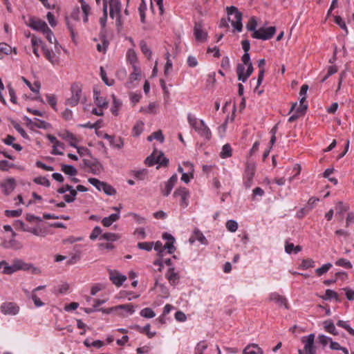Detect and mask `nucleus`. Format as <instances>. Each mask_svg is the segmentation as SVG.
<instances>
[{
    "label": "nucleus",
    "mask_w": 354,
    "mask_h": 354,
    "mask_svg": "<svg viewBox=\"0 0 354 354\" xmlns=\"http://www.w3.org/2000/svg\"><path fill=\"white\" fill-rule=\"evenodd\" d=\"M334 21L342 29L345 30L346 33H348L347 27L346 26L345 22L343 21L341 17L335 16L334 18Z\"/></svg>",
    "instance_id": "64"
},
{
    "label": "nucleus",
    "mask_w": 354,
    "mask_h": 354,
    "mask_svg": "<svg viewBox=\"0 0 354 354\" xmlns=\"http://www.w3.org/2000/svg\"><path fill=\"white\" fill-rule=\"evenodd\" d=\"M42 50L44 55L52 64L55 65L59 64V58L53 50H49L45 46H42Z\"/></svg>",
    "instance_id": "24"
},
{
    "label": "nucleus",
    "mask_w": 354,
    "mask_h": 354,
    "mask_svg": "<svg viewBox=\"0 0 354 354\" xmlns=\"http://www.w3.org/2000/svg\"><path fill=\"white\" fill-rule=\"evenodd\" d=\"M207 348V344L205 341H201L198 342L195 348H194V354H204V351Z\"/></svg>",
    "instance_id": "41"
},
{
    "label": "nucleus",
    "mask_w": 354,
    "mask_h": 354,
    "mask_svg": "<svg viewBox=\"0 0 354 354\" xmlns=\"http://www.w3.org/2000/svg\"><path fill=\"white\" fill-rule=\"evenodd\" d=\"M177 180V174H174L169 178V179L165 183L164 187L161 189V192L165 196H167L170 194Z\"/></svg>",
    "instance_id": "16"
},
{
    "label": "nucleus",
    "mask_w": 354,
    "mask_h": 354,
    "mask_svg": "<svg viewBox=\"0 0 354 354\" xmlns=\"http://www.w3.org/2000/svg\"><path fill=\"white\" fill-rule=\"evenodd\" d=\"M33 267L32 264L26 263L21 259H15L12 265L8 263V266L4 268L3 273L4 274H12L19 270H29Z\"/></svg>",
    "instance_id": "4"
},
{
    "label": "nucleus",
    "mask_w": 354,
    "mask_h": 354,
    "mask_svg": "<svg viewBox=\"0 0 354 354\" xmlns=\"http://www.w3.org/2000/svg\"><path fill=\"white\" fill-rule=\"evenodd\" d=\"M166 277L168 279L169 283L173 286H175L179 282L180 277L178 274L175 272L174 267H171L169 268L166 273Z\"/></svg>",
    "instance_id": "21"
},
{
    "label": "nucleus",
    "mask_w": 354,
    "mask_h": 354,
    "mask_svg": "<svg viewBox=\"0 0 354 354\" xmlns=\"http://www.w3.org/2000/svg\"><path fill=\"white\" fill-rule=\"evenodd\" d=\"M84 344L88 348L91 346L100 348L103 346V342L100 340H95L93 342H90V341L88 339H86L84 340Z\"/></svg>",
    "instance_id": "60"
},
{
    "label": "nucleus",
    "mask_w": 354,
    "mask_h": 354,
    "mask_svg": "<svg viewBox=\"0 0 354 354\" xmlns=\"http://www.w3.org/2000/svg\"><path fill=\"white\" fill-rule=\"evenodd\" d=\"M22 214V209L6 210L5 215L8 217H18Z\"/></svg>",
    "instance_id": "63"
},
{
    "label": "nucleus",
    "mask_w": 354,
    "mask_h": 354,
    "mask_svg": "<svg viewBox=\"0 0 354 354\" xmlns=\"http://www.w3.org/2000/svg\"><path fill=\"white\" fill-rule=\"evenodd\" d=\"M133 71L130 74L129 76V82L131 84H132L134 81L139 80L141 75L140 69L138 66L133 65Z\"/></svg>",
    "instance_id": "37"
},
{
    "label": "nucleus",
    "mask_w": 354,
    "mask_h": 354,
    "mask_svg": "<svg viewBox=\"0 0 354 354\" xmlns=\"http://www.w3.org/2000/svg\"><path fill=\"white\" fill-rule=\"evenodd\" d=\"M3 192L6 195L10 194L15 189V180L13 178H8L1 184Z\"/></svg>",
    "instance_id": "22"
},
{
    "label": "nucleus",
    "mask_w": 354,
    "mask_h": 354,
    "mask_svg": "<svg viewBox=\"0 0 354 354\" xmlns=\"http://www.w3.org/2000/svg\"><path fill=\"white\" fill-rule=\"evenodd\" d=\"M33 181L38 185H41L46 187H49L50 185L49 180L46 177H36L34 178Z\"/></svg>",
    "instance_id": "58"
},
{
    "label": "nucleus",
    "mask_w": 354,
    "mask_h": 354,
    "mask_svg": "<svg viewBox=\"0 0 354 354\" xmlns=\"http://www.w3.org/2000/svg\"><path fill=\"white\" fill-rule=\"evenodd\" d=\"M120 239V236L115 233L106 232L100 237V239H103L109 241V243L115 241Z\"/></svg>",
    "instance_id": "34"
},
{
    "label": "nucleus",
    "mask_w": 354,
    "mask_h": 354,
    "mask_svg": "<svg viewBox=\"0 0 354 354\" xmlns=\"http://www.w3.org/2000/svg\"><path fill=\"white\" fill-rule=\"evenodd\" d=\"M255 165L248 163L243 176V185L245 188H250L252 185L253 178L255 174Z\"/></svg>",
    "instance_id": "10"
},
{
    "label": "nucleus",
    "mask_w": 354,
    "mask_h": 354,
    "mask_svg": "<svg viewBox=\"0 0 354 354\" xmlns=\"http://www.w3.org/2000/svg\"><path fill=\"white\" fill-rule=\"evenodd\" d=\"M94 98L96 105L100 108H106L108 106L107 100L103 97L100 96V93L94 92Z\"/></svg>",
    "instance_id": "30"
},
{
    "label": "nucleus",
    "mask_w": 354,
    "mask_h": 354,
    "mask_svg": "<svg viewBox=\"0 0 354 354\" xmlns=\"http://www.w3.org/2000/svg\"><path fill=\"white\" fill-rule=\"evenodd\" d=\"M83 165L88 168V171L94 175H99L104 170L102 164L95 158L83 159Z\"/></svg>",
    "instance_id": "6"
},
{
    "label": "nucleus",
    "mask_w": 354,
    "mask_h": 354,
    "mask_svg": "<svg viewBox=\"0 0 354 354\" xmlns=\"http://www.w3.org/2000/svg\"><path fill=\"white\" fill-rule=\"evenodd\" d=\"M336 266L343 267L344 268H352L351 263L346 259H339L335 263Z\"/></svg>",
    "instance_id": "54"
},
{
    "label": "nucleus",
    "mask_w": 354,
    "mask_h": 354,
    "mask_svg": "<svg viewBox=\"0 0 354 354\" xmlns=\"http://www.w3.org/2000/svg\"><path fill=\"white\" fill-rule=\"evenodd\" d=\"M162 237L164 240L167 241L165 245H162V243L159 241H156L154 245V250L158 252V255L160 258L164 256L166 250L168 254H173L176 250V247L174 246L175 239L171 234L165 232Z\"/></svg>",
    "instance_id": "2"
},
{
    "label": "nucleus",
    "mask_w": 354,
    "mask_h": 354,
    "mask_svg": "<svg viewBox=\"0 0 354 354\" xmlns=\"http://www.w3.org/2000/svg\"><path fill=\"white\" fill-rule=\"evenodd\" d=\"M220 156L222 158H227L232 156V148L229 144H225L223 146Z\"/></svg>",
    "instance_id": "39"
},
{
    "label": "nucleus",
    "mask_w": 354,
    "mask_h": 354,
    "mask_svg": "<svg viewBox=\"0 0 354 354\" xmlns=\"http://www.w3.org/2000/svg\"><path fill=\"white\" fill-rule=\"evenodd\" d=\"M150 327H151L150 324H147L144 327H141L138 325H134V326H131V328L136 330L137 331H138L140 333L146 334V335L149 338H152L153 337H154L156 335V333L151 332Z\"/></svg>",
    "instance_id": "26"
},
{
    "label": "nucleus",
    "mask_w": 354,
    "mask_h": 354,
    "mask_svg": "<svg viewBox=\"0 0 354 354\" xmlns=\"http://www.w3.org/2000/svg\"><path fill=\"white\" fill-rule=\"evenodd\" d=\"M226 228L231 232H235L238 229V223L234 220H229L226 223Z\"/></svg>",
    "instance_id": "55"
},
{
    "label": "nucleus",
    "mask_w": 354,
    "mask_h": 354,
    "mask_svg": "<svg viewBox=\"0 0 354 354\" xmlns=\"http://www.w3.org/2000/svg\"><path fill=\"white\" fill-rule=\"evenodd\" d=\"M324 326L325 330L334 335H337L338 332L331 319H327L324 322Z\"/></svg>",
    "instance_id": "33"
},
{
    "label": "nucleus",
    "mask_w": 354,
    "mask_h": 354,
    "mask_svg": "<svg viewBox=\"0 0 354 354\" xmlns=\"http://www.w3.org/2000/svg\"><path fill=\"white\" fill-rule=\"evenodd\" d=\"M315 335L310 334L302 338V342L304 343V350H299V354H315L314 346Z\"/></svg>",
    "instance_id": "9"
},
{
    "label": "nucleus",
    "mask_w": 354,
    "mask_h": 354,
    "mask_svg": "<svg viewBox=\"0 0 354 354\" xmlns=\"http://www.w3.org/2000/svg\"><path fill=\"white\" fill-rule=\"evenodd\" d=\"M270 300L275 302L280 306H283L286 308H288L287 299L277 292H273L270 295Z\"/></svg>",
    "instance_id": "25"
},
{
    "label": "nucleus",
    "mask_w": 354,
    "mask_h": 354,
    "mask_svg": "<svg viewBox=\"0 0 354 354\" xmlns=\"http://www.w3.org/2000/svg\"><path fill=\"white\" fill-rule=\"evenodd\" d=\"M110 279L117 286H120L127 279L125 275L121 274L116 271H111L110 272Z\"/></svg>",
    "instance_id": "23"
},
{
    "label": "nucleus",
    "mask_w": 354,
    "mask_h": 354,
    "mask_svg": "<svg viewBox=\"0 0 354 354\" xmlns=\"http://www.w3.org/2000/svg\"><path fill=\"white\" fill-rule=\"evenodd\" d=\"M41 40L39 38H37L35 35H32L31 37V44L32 46V50L33 53L37 57H39V53H38V46L39 44H41Z\"/></svg>",
    "instance_id": "38"
},
{
    "label": "nucleus",
    "mask_w": 354,
    "mask_h": 354,
    "mask_svg": "<svg viewBox=\"0 0 354 354\" xmlns=\"http://www.w3.org/2000/svg\"><path fill=\"white\" fill-rule=\"evenodd\" d=\"M324 299H334L336 301H338V294L333 290L327 289L325 292V296L324 297Z\"/></svg>",
    "instance_id": "57"
},
{
    "label": "nucleus",
    "mask_w": 354,
    "mask_h": 354,
    "mask_svg": "<svg viewBox=\"0 0 354 354\" xmlns=\"http://www.w3.org/2000/svg\"><path fill=\"white\" fill-rule=\"evenodd\" d=\"M120 217L119 213H115L111 214L109 216L104 217L102 220V223L104 227H109L112 225L113 223L117 221Z\"/></svg>",
    "instance_id": "28"
},
{
    "label": "nucleus",
    "mask_w": 354,
    "mask_h": 354,
    "mask_svg": "<svg viewBox=\"0 0 354 354\" xmlns=\"http://www.w3.org/2000/svg\"><path fill=\"white\" fill-rule=\"evenodd\" d=\"M184 165L185 166L189 167L190 168L191 171H189L188 173H183L182 176H181V180L185 183H188L190 181V179L194 177L193 165L189 162H185Z\"/></svg>",
    "instance_id": "31"
},
{
    "label": "nucleus",
    "mask_w": 354,
    "mask_h": 354,
    "mask_svg": "<svg viewBox=\"0 0 354 354\" xmlns=\"http://www.w3.org/2000/svg\"><path fill=\"white\" fill-rule=\"evenodd\" d=\"M257 21L254 17H252L250 19V21H248V23L247 24L246 28L249 31H252V32H254V31L257 30Z\"/></svg>",
    "instance_id": "56"
},
{
    "label": "nucleus",
    "mask_w": 354,
    "mask_h": 354,
    "mask_svg": "<svg viewBox=\"0 0 354 354\" xmlns=\"http://www.w3.org/2000/svg\"><path fill=\"white\" fill-rule=\"evenodd\" d=\"M194 239L198 241L201 244L207 245V241L203 234L198 230H195L194 232Z\"/></svg>",
    "instance_id": "50"
},
{
    "label": "nucleus",
    "mask_w": 354,
    "mask_h": 354,
    "mask_svg": "<svg viewBox=\"0 0 354 354\" xmlns=\"http://www.w3.org/2000/svg\"><path fill=\"white\" fill-rule=\"evenodd\" d=\"M174 198H180V205L183 208H186L189 205V198L190 197L189 191L185 187L177 188L174 194Z\"/></svg>",
    "instance_id": "8"
},
{
    "label": "nucleus",
    "mask_w": 354,
    "mask_h": 354,
    "mask_svg": "<svg viewBox=\"0 0 354 354\" xmlns=\"http://www.w3.org/2000/svg\"><path fill=\"white\" fill-rule=\"evenodd\" d=\"M145 162L149 167L158 164L160 166H167L169 163V159L167 158L162 151L154 150L151 156H148Z\"/></svg>",
    "instance_id": "5"
},
{
    "label": "nucleus",
    "mask_w": 354,
    "mask_h": 354,
    "mask_svg": "<svg viewBox=\"0 0 354 354\" xmlns=\"http://www.w3.org/2000/svg\"><path fill=\"white\" fill-rule=\"evenodd\" d=\"M276 28L274 26L260 28L257 31H254V32H252V37L257 39L268 40L274 36Z\"/></svg>",
    "instance_id": "7"
},
{
    "label": "nucleus",
    "mask_w": 354,
    "mask_h": 354,
    "mask_svg": "<svg viewBox=\"0 0 354 354\" xmlns=\"http://www.w3.org/2000/svg\"><path fill=\"white\" fill-rule=\"evenodd\" d=\"M109 15L113 19L115 16L120 17L121 3L120 0H109Z\"/></svg>",
    "instance_id": "18"
},
{
    "label": "nucleus",
    "mask_w": 354,
    "mask_h": 354,
    "mask_svg": "<svg viewBox=\"0 0 354 354\" xmlns=\"http://www.w3.org/2000/svg\"><path fill=\"white\" fill-rule=\"evenodd\" d=\"M100 76L102 77V80L103 82L107 85V86H112L113 84L114 81L113 80H109L106 76V73L103 68V67H100Z\"/></svg>",
    "instance_id": "59"
},
{
    "label": "nucleus",
    "mask_w": 354,
    "mask_h": 354,
    "mask_svg": "<svg viewBox=\"0 0 354 354\" xmlns=\"http://www.w3.org/2000/svg\"><path fill=\"white\" fill-rule=\"evenodd\" d=\"M127 60L132 64V67L133 65H136L137 62V55L133 49H129L127 53Z\"/></svg>",
    "instance_id": "43"
},
{
    "label": "nucleus",
    "mask_w": 354,
    "mask_h": 354,
    "mask_svg": "<svg viewBox=\"0 0 354 354\" xmlns=\"http://www.w3.org/2000/svg\"><path fill=\"white\" fill-rule=\"evenodd\" d=\"M47 138L51 143H53V149L52 154L62 155L63 152L59 150H57V147H59L60 149H63L64 146V143L57 140V138L53 135H51V134H48Z\"/></svg>",
    "instance_id": "20"
},
{
    "label": "nucleus",
    "mask_w": 354,
    "mask_h": 354,
    "mask_svg": "<svg viewBox=\"0 0 354 354\" xmlns=\"http://www.w3.org/2000/svg\"><path fill=\"white\" fill-rule=\"evenodd\" d=\"M72 95L66 101L67 105L75 106L78 104L82 93V89L77 84H73L71 87Z\"/></svg>",
    "instance_id": "12"
},
{
    "label": "nucleus",
    "mask_w": 354,
    "mask_h": 354,
    "mask_svg": "<svg viewBox=\"0 0 354 354\" xmlns=\"http://www.w3.org/2000/svg\"><path fill=\"white\" fill-rule=\"evenodd\" d=\"M59 136H61L63 139L68 140L71 146H72L73 147H77V145H76L77 139H76L75 136L72 133H71L69 131H66L65 133L59 134Z\"/></svg>",
    "instance_id": "32"
},
{
    "label": "nucleus",
    "mask_w": 354,
    "mask_h": 354,
    "mask_svg": "<svg viewBox=\"0 0 354 354\" xmlns=\"http://www.w3.org/2000/svg\"><path fill=\"white\" fill-rule=\"evenodd\" d=\"M62 171L69 176H74L77 174V171L75 167L71 165H62Z\"/></svg>",
    "instance_id": "36"
},
{
    "label": "nucleus",
    "mask_w": 354,
    "mask_h": 354,
    "mask_svg": "<svg viewBox=\"0 0 354 354\" xmlns=\"http://www.w3.org/2000/svg\"><path fill=\"white\" fill-rule=\"evenodd\" d=\"M140 46L142 53L148 58L150 59L151 56V50L148 47L145 41L142 40L140 43Z\"/></svg>",
    "instance_id": "42"
},
{
    "label": "nucleus",
    "mask_w": 354,
    "mask_h": 354,
    "mask_svg": "<svg viewBox=\"0 0 354 354\" xmlns=\"http://www.w3.org/2000/svg\"><path fill=\"white\" fill-rule=\"evenodd\" d=\"M147 10V5L145 1L141 2L138 7V12L140 17V21L142 24L145 23V11Z\"/></svg>",
    "instance_id": "49"
},
{
    "label": "nucleus",
    "mask_w": 354,
    "mask_h": 354,
    "mask_svg": "<svg viewBox=\"0 0 354 354\" xmlns=\"http://www.w3.org/2000/svg\"><path fill=\"white\" fill-rule=\"evenodd\" d=\"M27 25L35 30L44 32L48 30V26L44 21L36 18H30Z\"/></svg>",
    "instance_id": "14"
},
{
    "label": "nucleus",
    "mask_w": 354,
    "mask_h": 354,
    "mask_svg": "<svg viewBox=\"0 0 354 354\" xmlns=\"http://www.w3.org/2000/svg\"><path fill=\"white\" fill-rule=\"evenodd\" d=\"M1 312L6 315H16L19 311V307L13 302H5L1 305Z\"/></svg>",
    "instance_id": "13"
},
{
    "label": "nucleus",
    "mask_w": 354,
    "mask_h": 354,
    "mask_svg": "<svg viewBox=\"0 0 354 354\" xmlns=\"http://www.w3.org/2000/svg\"><path fill=\"white\" fill-rule=\"evenodd\" d=\"M101 188L102 191L108 196H113L116 194V190L111 185L105 182H104V185Z\"/></svg>",
    "instance_id": "46"
},
{
    "label": "nucleus",
    "mask_w": 354,
    "mask_h": 354,
    "mask_svg": "<svg viewBox=\"0 0 354 354\" xmlns=\"http://www.w3.org/2000/svg\"><path fill=\"white\" fill-rule=\"evenodd\" d=\"M248 66L247 71L245 73V66L243 64H239L236 67V73L238 75L239 80L245 82L248 80V78L252 75L253 73L254 68L252 66V64L250 63Z\"/></svg>",
    "instance_id": "11"
},
{
    "label": "nucleus",
    "mask_w": 354,
    "mask_h": 354,
    "mask_svg": "<svg viewBox=\"0 0 354 354\" xmlns=\"http://www.w3.org/2000/svg\"><path fill=\"white\" fill-rule=\"evenodd\" d=\"M89 183H91L93 186H94L98 191H102V187L104 185L103 181H100V180L95 178H89L88 179Z\"/></svg>",
    "instance_id": "53"
},
{
    "label": "nucleus",
    "mask_w": 354,
    "mask_h": 354,
    "mask_svg": "<svg viewBox=\"0 0 354 354\" xmlns=\"http://www.w3.org/2000/svg\"><path fill=\"white\" fill-rule=\"evenodd\" d=\"M2 246L6 249H12L14 250H19L23 248L22 243L16 240L13 236L10 240H5L3 241Z\"/></svg>",
    "instance_id": "19"
},
{
    "label": "nucleus",
    "mask_w": 354,
    "mask_h": 354,
    "mask_svg": "<svg viewBox=\"0 0 354 354\" xmlns=\"http://www.w3.org/2000/svg\"><path fill=\"white\" fill-rule=\"evenodd\" d=\"M122 106V102L117 99L115 96H113V106L111 108V112L113 115H118V111Z\"/></svg>",
    "instance_id": "40"
},
{
    "label": "nucleus",
    "mask_w": 354,
    "mask_h": 354,
    "mask_svg": "<svg viewBox=\"0 0 354 354\" xmlns=\"http://www.w3.org/2000/svg\"><path fill=\"white\" fill-rule=\"evenodd\" d=\"M107 20V1L103 0V16L100 19V24L102 27L106 26Z\"/></svg>",
    "instance_id": "48"
},
{
    "label": "nucleus",
    "mask_w": 354,
    "mask_h": 354,
    "mask_svg": "<svg viewBox=\"0 0 354 354\" xmlns=\"http://www.w3.org/2000/svg\"><path fill=\"white\" fill-rule=\"evenodd\" d=\"M243 354H263L262 349L257 344H251L246 346Z\"/></svg>",
    "instance_id": "29"
},
{
    "label": "nucleus",
    "mask_w": 354,
    "mask_h": 354,
    "mask_svg": "<svg viewBox=\"0 0 354 354\" xmlns=\"http://www.w3.org/2000/svg\"><path fill=\"white\" fill-rule=\"evenodd\" d=\"M140 315L145 318H153L156 316L154 311L150 308H145L140 312Z\"/></svg>",
    "instance_id": "45"
},
{
    "label": "nucleus",
    "mask_w": 354,
    "mask_h": 354,
    "mask_svg": "<svg viewBox=\"0 0 354 354\" xmlns=\"http://www.w3.org/2000/svg\"><path fill=\"white\" fill-rule=\"evenodd\" d=\"M144 129V122L142 121H138L133 128V135L134 136H138L141 134Z\"/></svg>",
    "instance_id": "44"
},
{
    "label": "nucleus",
    "mask_w": 354,
    "mask_h": 354,
    "mask_svg": "<svg viewBox=\"0 0 354 354\" xmlns=\"http://www.w3.org/2000/svg\"><path fill=\"white\" fill-rule=\"evenodd\" d=\"M194 33L197 41L203 42L207 39V33L203 30L201 23H196L194 28Z\"/></svg>",
    "instance_id": "17"
},
{
    "label": "nucleus",
    "mask_w": 354,
    "mask_h": 354,
    "mask_svg": "<svg viewBox=\"0 0 354 354\" xmlns=\"http://www.w3.org/2000/svg\"><path fill=\"white\" fill-rule=\"evenodd\" d=\"M228 15V20L231 22L232 26L237 32H241L243 29L242 25V13L239 12L235 6H230L226 8Z\"/></svg>",
    "instance_id": "3"
},
{
    "label": "nucleus",
    "mask_w": 354,
    "mask_h": 354,
    "mask_svg": "<svg viewBox=\"0 0 354 354\" xmlns=\"http://www.w3.org/2000/svg\"><path fill=\"white\" fill-rule=\"evenodd\" d=\"M266 65V60L264 59H261L258 62V67L260 68L258 78H257V86H260L262 83L264 77L265 68L264 66Z\"/></svg>",
    "instance_id": "27"
},
{
    "label": "nucleus",
    "mask_w": 354,
    "mask_h": 354,
    "mask_svg": "<svg viewBox=\"0 0 354 354\" xmlns=\"http://www.w3.org/2000/svg\"><path fill=\"white\" fill-rule=\"evenodd\" d=\"M153 139H156L157 140H159L160 142H162L164 141V136L162 135V131L159 130L156 132H153L147 138L149 141H151Z\"/></svg>",
    "instance_id": "52"
},
{
    "label": "nucleus",
    "mask_w": 354,
    "mask_h": 354,
    "mask_svg": "<svg viewBox=\"0 0 354 354\" xmlns=\"http://www.w3.org/2000/svg\"><path fill=\"white\" fill-rule=\"evenodd\" d=\"M115 308H116V311L121 310L118 315L122 317L133 315L135 312V307L131 304L115 306Z\"/></svg>",
    "instance_id": "15"
},
{
    "label": "nucleus",
    "mask_w": 354,
    "mask_h": 354,
    "mask_svg": "<svg viewBox=\"0 0 354 354\" xmlns=\"http://www.w3.org/2000/svg\"><path fill=\"white\" fill-rule=\"evenodd\" d=\"M187 121L189 126L202 138L209 140L212 133L209 128L206 125L203 120H198L192 113H188Z\"/></svg>",
    "instance_id": "1"
},
{
    "label": "nucleus",
    "mask_w": 354,
    "mask_h": 354,
    "mask_svg": "<svg viewBox=\"0 0 354 354\" xmlns=\"http://www.w3.org/2000/svg\"><path fill=\"white\" fill-rule=\"evenodd\" d=\"M43 34L45 35L46 38L50 44L57 42V40L53 35V32L49 28H48V30L44 32Z\"/></svg>",
    "instance_id": "61"
},
{
    "label": "nucleus",
    "mask_w": 354,
    "mask_h": 354,
    "mask_svg": "<svg viewBox=\"0 0 354 354\" xmlns=\"http://www.w3.org/2000/svg\"><path fill=\"white\" fill-rule=\"evenodd\" d=\"M315 266V261L311 259H303L299 266V268L302 270H307L310 268Z\"/></svg>",
    "instance_id": "47"
},
{
    "label": "nucleus",
    "mask_w": 354,
    "mask_h": 354,
    "mask_svg": "<svg viewBox=\"0 0 354 354\" xmlns=\"http://www.w3.org/2000/svg\"><path fill=\"white\" fill-rule=\"evenodd\" d=\"M76 196L77 191H73L72 192H69V194H64L63 198L66 203H70L75 200Z\"/></svg>",
    "instance_id": "62"
},
{
    "label": "nucleus",
    "mask_w": 354,
    "mask_h": 354,
    "mask_svg": "<svg viewBox=\"0 0 354 354\" xmlns=\"http://www.w3.org/2000/svg\"><path fill=\"white\" fill-rule=\"evenodd\" d=\"M331 267L332 264L330 263H326L323 265L322 267L317 268L315 270V272L318 276H322L324 274L326 273Z\"/></svg>",
    "instance_id": "51"
},
{
    "label": "nucleus",
    "mask_w": 354,
    "mask_h": 354,
    "mask_svg": "<svg viewBox=\"0 0 354 354\" xmlns=\"http://www.w3.org/2000/svg\"><path fill=\"white\" fill-rule=\"evenodd\" d=\"M23 82L29 87V88L35 93H39L41 87L40 83L38 81L32 84L27 79L22 77Z\"/></svg>",
    "instance_id": "35"
}]
</instances>
